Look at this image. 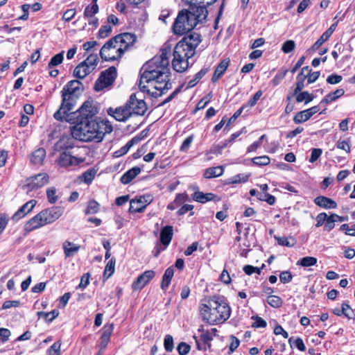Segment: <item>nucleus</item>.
I'll return each instance as SVG.
<instances>
[{
  "label": "nucleus",
  "instance_id": "obj_1",
  "mask_svg": "<svg viewBox=\"0 0 355 355\" xmlns=\"http://www.w3.org/2000/svg\"><path fill=\"white\" fill-rule=\"evenodd\" d=\"M208 11L205 6H190L178 13L172 25V31L176 35H184L175 45L173 50L172 67L179 73L189 67V59L196 53V49L202 42L200 33L191 32L198 24L206 21Z\"/></svg>",
  "mask_w": 355,
  "mask_h": 355
},
{
  "label": "nucleus",
  "instance_id": "obj_2",
  "mask_svg": "<svg viewBox=\"0 0 355 355\" xmlns=\"http://www.w3.org/2000/svg\"><path fill=\"white\" fill-rule=\"evenodd\" d=\"M98 112L93 100H87L79 108V114L73 119L71 128L72 137L78 140L99 143L103 141L106 134L113 130L108 121L97 119L95 115Z\"/></svg>",
  "mask_w": 355,
  "mask_h": 355
},
{
  "label": "nucleus",
  "instance_id": "obj_3",
  "mask_svg": "<svg viewBox=\"0 0 355 355\" xmlns=\"http://www.w3.org/2000/svg\"><path fill=\"white\" fill-rule=\"evenodd\" d=\"M171 55V48L164 47L161 49V54L159 55L154 56L150 60L147 62L144 65L143 69L145 68L144 71L140 77L139 87L141 92H146L150 90L148 86L144 83H149L151 81H155L157 84L162 85H155L156 90H168L171 88L172 85L170 83V68H169V58Z\"/></svg>",
  "mask_w": 355,
  "mask_h": 355
},
{
  "label": "nucleus",
  "instance_id": "obj_4",
  "mask_svg": "<svg viewBox=\"0 0 355 355\" xmlns=\"http://www.w3.org/2000/svg\"><path fill=\"white\" fill-rule=\"evenodd\" d=\"M83 91V84L78 80H70L63 87L61 90L60 106L53 114L55 120L73 122V119L77 118L79 114V109L76 112H72V110Z\"/></svg>",
  "mask_w": 355,
  "mask_h": 355
},
{
  "label": "nucleus",
  "instance_id": "obj_5",
  "mask_svg": "<svg viewBox=\"0 0 355 355\" xmlns=\"http://www.w3.org/2000/svg\"><path fill=\"white\" fill-rule=\"evenodd\" d=\"M210 306L212 308L211 315L214 316V324H220L226 321L230 316L231 309L223 300H211Z\"/></svg>",
  "mask_w": 355,
  "mask_h": 355
},
{
  "label": "nucleus",
  "instance_id": "obj_6",
  "mask_svg": "<svg viewBox=\"0 0 355 355\" xmlns=\"http://www.w3.org/2000/svg\"><path fill=\"white\" fill-rule=\"evenodd\" d=\"M117 76V71L115 67H110L102 71L96 80L94 89L96 92H100L105 88L112 85Z\"/></svg>",
  "mask_w": 355,
  "mask_h": 355
},
{
  "label": "nucleus",
  "instance_id": "obj_7",
  "mask_svg": "<svg viewBox=\"0 0 355 355\" xmlns=\"http://www.w3.org/2000/svg\"><path fill=\"white\" fill-rule=\"evenodd\" d=\"M125 105L130 111L131 115L143 116L147 110L145 101L143 99L137 98L136 94L130 95Z\"/></svg>",
  "mask_w": 355,
  "mask_h": 355
},
{
  "label": "nucleus",
  "instance_id": "obj_8",
  "mask_svg": "<svg viewBox=\"0 0 355 355\" xmlns=\"http://www.w3.org/2000/svg\"><path fill=\"white\" fill-rule=\"evenodd\" d=\"M64 211V208L62 206H53L42 210L40 216L42 218V220L45 225L51 224L59 219Z\"/></svg>",
  "mask_w": 355,
  "mask_h": 355
},
{
  "label": "nucleus",
  "instance_id": "obj_9",
  "mask_svg": "<svg viewBox=\"0 0 355 355\" xmlns=\"http://www.w3.org/2000/svg\"><path fill=\"white\" fill-rule=\"evenodd\" d=\"M48 182L49 175L46 173H39L27 178L24 187L30 192L44 187Z\"/></svg>",
  "mask_w": 355,
  "mask_h": 355
},
{
  "label": "nucleus",
  "instance_id": "obj_10",
  "mask_svg": "<svg viewBox=\"0 0 355 355\" xmlns=\"http://www.w3.org/2000/svg\"><path fill=\"white\" fill-rule=\"evenodd\" d=\"M153 198L151 196H143L135 198L130 200L129 211L130 213H141L144 211L146 206L149 205Z\"/></svg>",
  "mask_w": 355,
  "mask_h": 355
},
{
  "label": "nucleus",
  "instance_id": "obj_11",
  "mask_svg": "<svg viewBox=\"0 0 355 355\" xmlns=\"http://www.w3.org/2000/svg\"><path fill=\"white\" fill-rule=\"evenodd\" d=\"M58 164L61 167L78 166L84 162V159L71 155L69 152L61 153L58 159Z\"/></svg>",
  "mask_w": 355,
  "mask_h": 355
},
{
  "label": "nucleus",
  "instance_id": "obj_12",
  "mask_svg": "<svg viewBox=\"0 0 355 355\" xmlns=\"http://www.w3.org/2000/svg\"><path fill=\"white\" fill-rule=\"evenodd\" d=\"M155 272L153 270H146L139 275L132 284L134 291L141 290L154 277Z\"/></svg>",
  "mask_w": 355,
  "mask_h": 355
},
{
  "label": "nucleus",
  "instance_id": "obj_13",
  "mask_svg": "<svg viewBox=\"0 0 355 355\" xmlns=\"http://www.w3.org/2000/svg\"><path fill=\"white\" fill-rule=\"evenodd\" d=\"M107 114L113 116L116 121L121 122L127 121L132 116L130 111L125 105L115 109L110 107L107 110Z\"/></svg>",
  "mask_w": 355,
  "mask_h": 355
},
{
  "label": "nucleus",
  "instance_id": "obj_14",
  "mask_svg": "<svg viewBox=\"0 0 355 355\" xmlns=\"http://www.w3.org/2000/svg\"><path fill=\"white\" fill-rule=\"evenodd\" d=\"M320 105H315L309 109L298 112L293 118L295 124L307 121L313 114L320 112Z\"/></svg>",
  "mask_w": 355,
  "mask_h": 355
},
{
  "label": "nucleus",
  "instance_id": "obj_15",
  "mask_svg": "<svg viewBox=\"0 0 355 355\" xmlns=\"http://www.w3.org/2000/svg\"><path fill=\"white\" fill-rule=\"evenodd\" d=\"M119 41L117 37H113L110 40H109L106 43L102 46L100 51V56L105 61H114L116 60V57L114 55L110 56L109 55H105V52L108 51L110 49H115L116 47V44H118Z\"/></svg>",
  "mask_w": 355,
  "mask_h": 355
},
{
  "label": "nucleus",
  "instance_id": "obj_16",
  "mask_svg": "<svg viewBox=\"0 0 355 355\" xmlns=\"http://www.w3.org/2000/svg\"><path fill=\"white\" fill-rule=\"evenodd\" d=\"M37 201L35 200H31L24 204L12 216L13 221L17 222L21 218H24L27 214L31 212L35 206Z\"/></svg>",
  "mask_w": 355,
  "mask_h": 355
},
{
  "label": "nucleus",
  "instance_id": "obj_17",
  "mask_svg": "<svg viewBox=\"0 0 355 355\" xmlns=\"http://www.w3.org/2000/svg\"><path fill=\"white\" fill-rule=\"evenodd\" d=\"M114 330V324H105L102 329V334L100 338L101 350L105 349L110 340V336Z\"/></svg>",
  "mask_w": 355,
  "mask_h": 355
},
{
  "label": "nucleus",
  "instance_id": "obj_18",
  "mask_svg": "<svg viewBox=\"0 0 355 355\" xmlns=\"http://www.w3.org/2000/svg\"><path fill=\"white\" fill-rule=\"evenodd\" d=\"M193 199L200 203H205L209 201L218 202L220 201V198L212 193H204L201 191H196L192 196Z\"/></svg>",
  "mask_w": 355,
  "mask_h": 355
},
{
  "label": "nucleus",
  "instance_id": "obj_19",
  "mask_svg": "<svg viewBox=\"0 0 355 355\" xmlns=\"http://www.w3.org/2000/svg\"><path fill=\"white\" fill-rule=\"evenodd\" d=\"M43 226H45V225L42 220V218L40 216V213H38L26 223L24 225V230L26 232H31Z\"/></svg>",
  "mask_w": 355,
  "mask_h": 355
},
{
  "label": "nucleus",
  "instance_id": "obj_20",
  "mask_svg": "<svg viewBox=\"0 0 355 355\" xmlns=\"http://www.w3.org/2000/svg\"><path fill=\"white\" fill-rule=\"evenodd\" d=\"M173 230L171 225H166L162 228L160 232L159 241L162 245L167 247L173 238Z\"/></svg>",
  "mask_w": 355,
  "mask_h": 355
},
{
  "label": "nucleus",
  "instance_id": "obj_21",
  "mask_svg": "<svg viewBox=\"0 0 355 355\" xmlns=\"http://www.w3.org/2000/svg\"><path fill=\"white\" fill-rule=\"evenodd\" d=\"M316 205L324 209H335L337 207V203L332 199L320 196L314 199Z\"/></svg>",
  "mask_w": 355,
  "mask_h": 355
},
{
  "label": "nucleus",
  "instance_id": "obj_22",
  "mask_svg": "<svg viewBox=\"0 0 355 355\" xmlns=\"http://www.w3.org/2000/svg\"><path fill=\"white\" fill-rule=\"evenodd\" d=\"M140 173L141 168L139 166H134L123 174L121 177L120 181L123 184H128Z\"/></svg>",
  "mask_w": 355,
  "mask_h": 355
},
{
  "label": "nucleus",
  "instance_id": "obj_23",
  "mask_svg": "<svg viewBox=\"0 0 355 355\" xmlns=\"http://www.w3.org/2000/svg\"><path fill=\"white\" fill-rule=\"evenodd\" d=\"M119 43L125 46V47L129 48L130 46L136 42L137 37L135 34L130 33H124L116 35Z\"/></svg>",
  "mask_w": 355,
  "mask_h": 355
},
{
  "label": "nucleus",
  "instance_id": "obj_24",
  "mask_svg": "<svg viewBox=\"0 0 355 355\" xmlns=\"http://www.w3.org/2000/svg\"><path fill=\"white\" fill-rule=\"evenodd\" d=\"M229 66V60H222L216 67L213 76L211 78V81L213 83L217 82L220 77L223 75V73L227 70Z\"/></svg>",
  "mask_w": 355,
  "mask_h": 355
},
{
  "label": "nucleus",
  "instance_id": "obj_25",
  "mask_svg": "<svg viewBox=\"0 0 355 355\" xmlns=\"http://www.w3.org/2000/svg\"><path fill=\"white\" fill-rule=\"evenodd\" d=\"M345 94V90L343 88L337 89L334 92L329 93L320 103V105L325 104L327 105L338 99L340 97Z\"/></svg>",
  "mask_w": 355,
  "mask_h": 355
},
{
  "label": "nucleus",
  "instance_id": "obj_26",
  "mask_svg": "<svg viewBox=\"0 0 355 355\" xmlns=\"http://www.w3.org/2000/svg\"><path fill=\"white\" fill-rule=\"evenodd\" d=\"M62 249L65 257L69 258L78 252L80 245H74L71 241L67 240L62 243Z\"/></svg>",
  "mask_w": 355,
  "mask_h": 355
},
{
  "label": "nucleus",
  "instance_id": "obj_27",
  "mask_svg": "<svg viewBox=\"0 0 355 355\" xmlns=\"http://www.w3.org/2000/svg\"><path fill=\"white\" fill-rule=\"evenodd\" d=\"M174 275V269L173 266L168 267L164 272L161 282V288L166 291L171 284V279Z\"/></svg>",
  "mask_w": 355,
  "mask_h": 355
},
{
  "label": "nucleus",
  "instance_id": "obj_28",
  "mask_svg": "<svg viewBox=\"0 0 355 355\" xmlns=\"http://www.w3.org/2000/svg\"><path fill=\"white\" fill-rule=\"evenodd\" d=\"M334 24L331 25L329 29H327L325 32L322 33V35L319 37V39L313 44L311 49L312 51L317 50L320 46L323 44L326 41L329 40L330 36L334 32Z\"/></svg>",
  "mask_w": 355,
  "mask_h": 355
},
{
  "label": "nucleus",
  "instance_id": "obj_29",
  "mask_svg": "<svg viewBox=\"0 0 355 355\" xmlns=\"http://www.w3.org/2000/svg\"><path fill=\"white\" fill-rule=\"evenodd\" d=\"M92 71L93 69H90L87 65H84L80 62L74 69L73 76L79 79H83Z\"/></svg>",
  "mask_w": 355,
  "mask_h": 355
},
{
  "label": "nucleus",
  "instance_id": "obj_30",
  "mask_svg": "<svg viewBox=\"0 0 355 355\" xmlns=\"http://www.w3.org/2000/svg\"><path fill=\"white\" fill-rule=\"evenodd\" d=\"M212 313V308L210 306V302H209V305L202 304L200 308V315L204 321L207 322L211 324H214V316L211 314Z\"/></svg>",
  "mask_w": 355,
  "mask_h": 355
},
{
  "label": "nucleus",
  "instance_id": "obj_31",
  "mask_svg": "<svg viewBox=\"0 0 355 355\" xmlns=\"http://www.w3.org/2000/svg\"><path fill=\"white\" fill-rule=\"evenodd\" d=\"M46 157V150L43 148H40L33 152L31 156V162L34 164H41Z\"/></svg>",
  "mask_w": 355,
  "mask_h": 355
},
{
  "label": "nucleus",
  "instance_id": "obj_32",
  "mask_svg": "<svg viewBox=\"0 0 355 355\" xmlns=\"http://www.w3.org/2000/svg\"><path fill=\"white\" fill-rule=\"evenodd\" d=\"M224 168L223 166H218L215 167H210L207 168L204 173V177L205 178H213L220 177L223 174Z\"/></svg>",
  "mask_w": 355,
  "mask_h": 355
},
{
  "label": "nucleus",
  "instance_id": "obj_33",
  "mask_svg": "<svg viewBox=\"0 0 355 355\" xmlns=\"http://www.w3.org/2000/svg\"><path fill=\"white\" fill-rule=\"evenodd\" d=\"M250 176V174L239 173V174L235 175L228 178L227 180V184H234L245 183V182H248Z\"/></svg>",
  "mask_w": 355,
  "mask_h": 355
},
{
  "label": "nucleus",
  "instance_id": "obj_34",
  "mask_svg": "<svg viewBox=\"0 0 355 355\" xmlns=\"http://www.w3.org/2000/svg\"><path fill=\"white\" fill-rule=\"evenodd\" d=\"M295 96L297 103H302L304 101L305 105H307L314 99V96L307 91L299 92Z\"/></svg>",
  "mask_w": 355,
  "mask_h": 355
},
{
  "label": "nucleus",
  "instance_id": "obj_35",
  "mask_svg": "<svg viewBox=\"0 0 355 355\" xmlns=\"http://www.w3.org/2000/svg\"><path fill=\"white\" fill-rule=\"evenodd\" d=\"M274 238L277 240L278 244L282 246L293 247L296 243V240L293 236H275Z\"/></svg>",
  "mask_w": 355,
  "mask_h": 355
},
{
  "label": "nucleus",
  "instance_id": "obj_36",
  "mask_svg": "<svg viewBox=\"0 0 355 355\" xmlns=\"http://www.w3.org/2000/svg\"><path fill=\"white\" fill-rule=\"evenodd\" d=\"M207 68L201 69L193 77V79L188 82L187 88H191L196 86L200 79L207 73Z\"/></svg>",
  "mask_w": 355,
  "mask_h": 355
},
{
  "label": "nucleus",
  "instance_id": "obj_37",
  "mask_svg": "<svg viewBox=\"0 0 355 355\" xmlns=\"http://www.w3.org/2000/svg\"><path fill=\"white\" fill-rule=\"evenodd\" d=\"M115 262L116 259L114 257H112L106 264L103 272V277H106V279H108L113 275L114 272Z\"/></svg>",
  "mask_w": 355,
  "mask_h": 355
},
{
  "label": "nucleus",
  "instance_id": "obj_38",
  "mask_svg": "<svg viewBox=\"0 0 355 355\" xmlns=\"http://www.w3.org/2000/svg\"><path fill=\"white\" fill-rule=\"evenodd\" d=\"M99 209V203L94 200H92L88 202L87 208L85 210V214L87 215L94 214L98 212Z\"/></svg>",
  "mask_w": 355,
  "mask_h": 355
},
{
  "label": "nucleus",
  "instance_id": "obj_39",
  "mask_svg": "<svg viewBox=\"0 0 355 355\" xmlns=\"http://www.w3.org/2000/svg\"><path fill=\"white\" fill-rule=\"evenodd\" d=\"M317 263V259L313 257H305L300 259L297 262V265L302 267H309L315 266Z\"/></svg>",
  "mask_w": 355,
  "mask_h": 355
},
{
  "label": "nucleus",
  "instance_id": "obj_40",
  "mask_svg": "<svg viewBox=\"0 0 355 355\" xmlns=\"http://www.w3.org/2000/svg\"><path fill=\"white\" fill-rule=\"evenodd\" d=\"M98 62L97 54H90L86 60L81 62L84 65H87L90 69H94Z\"/></svg>",
  "mask_w": 355,
  "mask_h": 355
},
{
  "label": "nucleus",
  "instance_id": "obj_41",
  "mask_svg": "<svg viewBox=\"0 0 355 355\" xmlns=\"http://www.w3.org/2000/svg\"><path fill=\"white\" fill-rule=\"evenodd\" d=\"M64 53L62 51L53 56L48 64V68L51 69L61 64L64 59Z\"/></svg>",
  "mask_w": 355,
  "mask_h": 355
},
{
  "label": "nucleus",
  "instance_id": "obj_42",
  "mask_svg": "<svg viewBox=\"0 0 355 355\" xmlns=\"http://www.w3.org/2000/svg\"><path fill=\"white\" fill-rule=\"evenodd\" d=\"M96 170L94 168H89L85 171L81 176L83 181L86 184H90L94 180Z\"/></svg>",
  "mask_w": 355,
  "mask_h": 355
},
{
  "label": "nucleus",
  "instance_id": "obj_43",
  "mask_svg": "<svg viewBox=\"0 0 355 355\" xmlns=\"http://www.w3.org/2000/svg\"><path fill=\"white\" fill-rule=\"evenodd\" d=\"M267 302L273 308H279L283 304V300L281 297L270 295L268 297Z\"/></svg>",
  "mask_w": 355,
  "mask_h": 355
},
{
  "label": "nucleus",
  "instance_id": "obj_44",
  "mask_svg": "<svg viewBox=\"0 0 355 355\" xmlns=\"http://www.w3.org/2000/svg\"><path fill=\"white\" fill-rule=\"evenodd\" d=\"M252 162L254 165L261 166L268 165L270 159L267 155H263L252 158Z\"/></svg>",
  "mask_w": 355,
  "mask_h": 355
},
{
  "label": "nucleus",
  "instance_id": "obj_45",
  "mask_svg": "<svg viewBox=\"0 0 355 355\" xmlns=\"http://www.w3.org/2000/svg\"><path fill=\"white\" fill-rule=\"evenodd\" d=\"M257 198L261 201H266L270 205H272L275 202V197L268 193H258Z\"/></svg>",
  "mask_w": 355,
  "mask_h": 355
},
{
  "label": "nucleus",
  "instance_id": "obj_46",
  "mask_svg": "<svg viewBox=\"0 0 355 355\" xmlns=\"http://www.w3.org/2000/svg\"><path fill=\"white\" fill-rule=\"evenodd\" d=\"M99 8L98 6H87L84 11V17L85 18H92L98 12Z\"/></svg>",
  "mask_w": 355,
  "mask_h": 355
},
{
  "label": "nucleus",
  "instance_id": "obj_47",
  "mask_svg": "<svg viewBox=\"0 0 355 355\" xmlns=\"http://www.w3.org/2000/svg\"><path fill=\"white\" fill-rule=\"evenodd\" d=\"M164 347L166 352H171L173 350L174 348V343L173 336L167 334L164 337Z\"/></svg>",
  "mask_w": 355,
  "mask_h": 355
},
{
  "label": "nucleus",
  "instance_id": "obj_48",
  "mask_svg": "<svg viewBox=\"0 0 355 355\" xmlns=\"http://www.w3.org/2000/svg\"><path fill=\"white\" fill-rule=\"evenodd\" d=\"M265 266L264 264H262V266L261 268L254 267L251 265H245L243 267V271L245 273L248 275H251L253 273H257L258 275L261 274V270Z\"/></svg>",
  "mask_w": 355,
  "mask_h": 355
},
{
  "label": "nucleus",
  "instance_id": "obj_49",
  "mask_svg": "<svg viewBox=\"0 0 355 355\" xmlns=\"http://www.w3.org/2000/svg\"><path fill=\"white\" fill-rule=\"evenodd\" d=\"M266 138V135H261L259 139L251 145H250L247 148V153L255 152L258 148H259L263 142V141Z\"/></svg>",
  "mask_w": 355,
  "mask_h": 355
},
{
  "label": "nucleus",
  "instance_id": "obj_50",
  "mask_svg": "<svg viewBox=\"0 0 355 355\" xmlns=\"http://www.w3.org/2000/svg\"><path fill=\"white\" fill-rule=\"evenodd\" d=\"M245 108V105H242L239 110H237L234 114L229 119L227 123L226 124L223 131L228 130L229 125L233 123L236 119L241 114L243 110Z\"/></svg>",
  "mask_w": 355,
  "mask_h": 355
},
{
  "label": "nucleus",
  "instance_id": "obj_51",
  "mask_svg": "<svg viewBox=\"0 0 355 355\" xmlns=\"http://www.w3.org/2000/svg\"><path fill=\"white\" fill-rule=\"evenodd\" d=\"M46 196L48 201L51 204H54L58 200V198L56 196V189L55 187L48 188L46 190Z\"/></svg>",
  "mask_w": 355,
  "mask_h": 355
},
{
  "label": "nucleus",
  "instance_id": "obj_52",
  "mask_svg": "<svg viewBox=\"0 0 355 355\" xmlns=\"http://www.w3.org/2000/svg\"><path fill=\"white\" fill-rule=\"evenodd\" d=\"M263 92L261 90L257 91L254 96L249 99V101L247 102V103L244 104L243 105H245V107H252L254 106L257 101L259 100L261 96H262Z\"/></svg>",
  "mask_w": 355,
  "mask_h": 355
},
{
  "label": "nucleus",
  "instance_id": "obj_53",
  "mask_svg": "<svg viewBox=\"0 0 355 355\" xmlns=\"http://www.w3.org/2000/svg\"><path fill=\"white\" fill-rule=\"evenodd\" d=\"M295 48V43L293 40H289L284 42L282 46V51L284 53H288L293 51Z\"/></svg>",
  "mask_w": 355,
  "mask_h": 355
},
{
  "label": "nucleus",
  "instance_id": "obj_54",
  "mask_svg": "<svg viewBox=\"0 0 355 355\" xmlns=\"http://www.w3.org/2000/svg\"><path fill=\"white\" fill-rule=\"evenodd\" d=\"M193 135H191L187 137L182 142L180 150L182 152H187L191 147V144L193 141Z\"/></svg>",
  "mask_w": 355,
  "mask_h": 355
},
{
  "label": "nucleus",
  "instance_id": "obj_55",
  "mask_svg": "<svg viewBox=\"0 0 355 355\" xmlns=\"http://www.w3.org/2000/svg\"><path fill=\"white\" fill-rule=\"evenodd\" d=\"M190 349L191 346L184 342L180 343L177 347V350L180 355H187Z\"/></svg>",
  "mask_w": 355,
  "mask_h": 355
},
{
  "label": "nucleus",
  "instance_id": "obj_56",
  "mask_svg": "<svg viewBox=\"0 0 355 355\" xmlns=\"http://www.w3.org/2000/svg\"><path fill=\"white\" fill-rule=\"evenodd\" d=\"M61 343H54L47 350V355H60Z\"/></svg>",
  "mask_w": 355,
  "mask_h": 355
},
{
  "label": "nucleus",
  "instance_id": "obj_57",
  "mask_svg": "<svg viewBox=\"0 0 355 355\" xmlns=\"http://www.w3.org/2000/svg\"><path fill=\"white\" fill-rule=\"evenodd\" d=\"M112 31V27L110 25H104L101 27L98 33L99 38H105Z\"/></svg>",
  "mask_w": 355,
  "mask_h": 355
},
{
  "label": "nucleus",
  "instance_id": "obj_58",
  "mask_svg": "<svg viewBox=\"0 0 355 355\" xmlns=\"http://www.w3.org/2000/svg\"><path fill=\"white\" fill-rule=\"evenodd\" d=\"M311 71V69L309 66H306L302 68L300 72L297 74L296 80H305L308 79L309 73Z\"/></svg>",
  "mask_w": 355,
  "mask_h": 355
},
{
  "label": "nucleus",
  "instance_id": "obj_59",
  "mask_svg": "<svg viewBox=\"0 0 355 355\" xmlns=\"http://www.w3.org/2000/svg\"><path fill=\"white\" fill-rule=\"evenodd\" d=\"M288 72L287 69H285L282 71H279L273 78L272 83L274 86L278 85L281 81L285 78L286 73Z\"/></svg>",
  "mask_w": 355,
  "mask_h": 355
},
{
  "label": "nucleus",
  "instance_id": "obj_60",
  "mask_svg": "<svg viewBox=\"0 0 355 355\" xmlns=\"http://www.w3.org/2000/svg\"><path fill=\"white\" fill-rule=\"evenodd\" d=\"M293 275L288 270L282 271L279 275L280 282L283 284L289 283L292 281Z\"/></svg>",
  "mask_w": 355,
  "mask_h": 355
},
{
  "label": "nucleus",
  "instance_id": "obj_61",
  "mask_svg": "<svg viewBox=\"0 0 355 355\" xmlns=\"http://www.w3.org/2000/svg\"><path fill=\"white\" fill-rule=\"evenodd\" d=\"M11 336V332L8 329L0 327V343H5Z\"/></svg>",
  "mask_w": 355,
  "mask_h": 355
},
{
  "label": "nucleus",
  "instance_id": "obj_62",
  "mask_svg": "<svg viewBox=\"0 0 355 355\" xmlns=\"http://www.w3.org/2000/svg\"><path fill=\"white\" fill-rule=\"evenodd\" d=\"M198 331L202 332V334L200 336V338H198V340H200L202 343H205L209 347L211 346L209 342L212 340V337L209 335L208 331L204 332V330L202 329H199Z\"/></svg>",
  "mask_w": 355,
  "mask_h": 355
},
{
  "label": "nucleus",
  "instance_id": "obj_63",
  "mask_svg": "<svg viewBox=\"0 0 355 355\" xmlns=\"http://www.w3.org/2000/svg\"><path fill=\"white\" fill-rule=\"evenodd\" d=\"M342 80V76L338 75L336 73H332L327 77V83L331 85H335L340 83Z\"/></svg>",
  "mask_w": 355,
  "mask_h": 355
},
{
  "label": "nucleus",
  "instance_id": "obj_64",
  "mask_svg": "<svg viewBox=\"0 0 355 355\" xmlns=\"http://www.w3.org/2000/svg\"><path fill=\"white\" fill-rule=\"evenodd\" d=\"M322 150L320 148H313L311 150V156L309 159V162L313 163L320 157Z\"/></svg>",
  "mask_w": 355,
  "mask_h": 355
}]
</instances>
